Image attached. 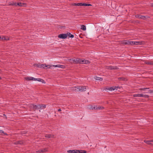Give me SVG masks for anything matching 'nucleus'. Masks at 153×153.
I'll use <instances>...</instances> for the list:
<instances>
[{
  "mask_svg": "<svg viewBox=\"0 0 153 153\" xmlns=\"http://www.w3.org/2000/svg\"><path fill=\"white\" fill-rule=\"evenodd\" d=\"M88 88V87L85 86H77L72 87V89L73 90L76 91H85Z\"/></svg>",
  "mask_w": 153,
  "mask_h": 153,
  "instance_id": "obj_1",
  "label": "nucleus"
},
{
  "mask_svg": "<svg viewBox=\"0 0 153 153\" xmlns=\"http://www.w3.org/2000/svg\"><path fill=\"white\" fill-rule=\"evenodd\" d=\"M126 45H141L142 44V42L140 41H132L126 40Z\"/></svg>",
  "mask_w": 153,
  "mask_h": 153,
  "instance_id": "obj_2",
  "label": "nucleus"
},
{
  "mask_svg": "<svg viewBox=\"0 0 153 153\" xmlns=\"http://www.w3.org/2000/svg\"><path fill=\"white\" fill-rule=\"evenodd\" d=\"M39 104L35 105L33 104H30L29 105L30 108L32 110L39 109Z\"/></svg>",
  "mask_w": 153,
  "mask_h": 153,
  "instance_id": "obj_3",
  "label": "nucleus"
},
{
  "mask_svg": "<svg viewBox=\"0 0 153 153\" xmlns=\"http://www.w3.org/2000/svg\"><path fill=\"white\" fill-rule=\"evenodd\" d=\"M73 5L74 6H91V4L86 3H74L73 4Z\"/></svg>",
  "mask_w": 153,
  "mask_h": 153,
  "instance_id": "obj_4",
  "label": "nucleus"
},
{
  "mask_svg": "<svg viewBox=\"0 0 153 153\" xmlns=\"http://www.w3.org/2000/svg\"><path fill=\"white\" fill-rule=\"evenodd\" d=\"M70 60H72V61L73 62L75 63L81 64L82 59L76 58V59H71Z\"/></svg>",
  "mask_w": 153,
  "mask_h": 153,
  "instance_id": "obj_5",
  "label": "nucleus"
},
{
  "mask_svg": "<svg viewBox=\"0 0 153 153\" xmlns=\"http://www.w3.org/2000/svg\"><path fill=\"white\" fill-rule=\"evenodd\" d=\"M67 33L65 34H61L59 35L58 37L60 38H62V39H65L67 38Z\"/></svg>",
  "mask_w": 153,
  "mask_h": 153,
  "instance_id": "obj_6",
  "label": "nucleus"
},
{
  "mask_svg": "<svg viewBox=\"0 0 153 153\" xmlns=\"http://www.w3.org/2000/svg\"><path fill=\"white\" fill-rule=\"evenodd\" d=\"M106 69L109 70H115L118 69L116 66H107L106 67Z\"/></svg>",
  "mask_w": 153,
  "mask_h": 153,
  "instance_id": "obj_7",
  "label": "nucleus"
},
{
  "mask_svg": "<svg viewBox=\"0 0 153 153\" xmlns=\"http://www.w3.org/2000/svg\"><path fill=\"white\" fill-rule=\"evenodd\" d=\"M0 39L2 41H7L9 40V38L7 36H0Z\"/></svg>",
  "mask_w": 153,
  "mask_h": 153,
  "instance_id": "obj_8",
  "label": "nucleus"
},
{
  "mask_svg": "<svg viewBox=\"0 0 153 153\" xmlns=\"http://www.w3.org/2000/svg\"><path fill=\"white\" fill-rule=\"evenodd\" d=\"M18 6L20 7H25L26 6V4L25 3L18 2L16 4V6Z\"/></svg>",
  "mask_w": 153,
  "mask_h": 153,
  "instance_id": "obj_9",
  "label": "nucleus"
},
{
  "mask_svg": "<svg viewBox=\"0 0 153 153\" xmlns=\"http://www.w3.org/2000/svg\"><path fill=\"white\" fill-rule=\"evenodd\" d=\"M45 137H48V138H53L54 135L52 134H47L45 135Z\"/></svg>",
  "mask_w": 153,
  "mask_h": 153,
  "instance_id": "obj_10",
  "label": "nucleus"
},
{
  "mask_svg": "<svg viewBox=\"0 0 153 153\" xmlns=\"http://www.w3.org/2000/svg\"><path fill=\"white\" fill-rule=\"evenodd\" d=\"M118 88L117 87L115 86H113V87H111L107 89L109 91H112L114 90L115 89L117 90V89H116V88Z\"/></svg>",
  "mask_w": 153,
  "mask_h": 153,
  "instance_id": "obj_11",
  "label": "nucleus"
},
{
  "mask_svg": "<svg viewBox=\"0 0 153 153\" xmlns=\"http://www.w3.org/2000/svg\"><path fill=\"white\" fill-rule=\"evenodd\" d=\"M143 94H138L133 95V97H142Z\"/></svg>",
  "mask_w": 153,
  "mask_h": 153,
  "instance_id": "obj_12",
  "label": "nucleus"
},
{
  "mask_svg": "<svg viewBox=\"0 0 153 153\" xmlns=\"http://www.w3.org/2000/svg\"><path fill=\"white\" fill-rule=\"evenodd\" d=\"M144 142L148 144H151L153 145V140L149 141L145 140Z\"/></svg>",
  "mask_w": 153,
  "mask_h": 153,
  "instance_id": "obj_13",
  "label": "nucleus"
},
{
  "mask_svg": "<svg viewBox=\"0 0 153 153\" xmlns=\"http://www.w3.org/2000/svg\"><path fill=\"white\" fill-rule=\"evenodd\" d=\"M33 81H37L42 82H43L44 81L42 79L40 78H34V79H33Z\"/></svg>",
  "mask_w": 153,
  "mask_h": 153,
  "instance_id": "obj_14",
  "label": "nucleus"
},
{
  "mask_svg": "<svg viewBox=\"0 0 153 153\" xmlns=\"http://www.w3.org/2000/svg\"><path fill=\"white\" fill-rule=\"evenodd\" d=\"M90 63V62L87 60L82 59L81 64H88Z\"/></svg>",
  "mask_w": 153,
  "mask_h": 153,
  "instance_id": "obj_15",
  "label": "nucleus"
},
{
  "mask_svg": "<svg viewBox=\"0 0 153 153\" xmlns=\"http://www.w3.org/2000/svg\"><path fill=\"white\" fill-rule=\"evenodd\" d=\"M77 153H86V151L83 150H77Z\"/></svg>",
  "mask_w": 153,
  "mask_h": 153,
  "instance_id": "obj_16",
  "label": "nucleus"
},
{
  "mask_svg": "<svg viewBox=\"0 0 153 153\" xmlns=\"http://www.w3.org/2000/svg\"><path fill=\"white\" fill-rule=\"evenodd\" d=\"M39 109H43L46 108V105H40L39 104Z\"/></svg>",
  "mask_w": 153,
  "mask_h": 153,
  "instance_id": "obj_17",
  "label": "nucleus"
},
{
  "mask_svg": "<svg viewBox=\"0 0 153 153\" xmlns=\"http://www.w3.org/2000/svg\"><path fill=\"white\" fill-rule=\"evenodd\" d=\"M17 3L14 2H10L9 4L10 6H16Z\"/></svg>",
  "mask_w": 153,
  "mask_h": 153,
  "instance_id": "obj_18",
  "label": "nucleus"
},
{
  "mask_svg": "<svg viewBox=\"0 0 153 153\" xmlns=\"http://www.w3.org/2000/svg\"><path fill=\"white\" fill-rule=\"evenodd\" d=\"M146 64L152 65H153V62L149 61H146L145 62Z\"/></svg>",
  "mask_w": 153,
  "mask_h": 153,
  "instance_id": "obj_19",
  "label": "nucleus"
},
{
  "mask_svg": "<svg viewBox=\"0 0 153 153\" xmlns=\"http://www.w3.org/2000/svg\"><path fill=\"white\" fill-rule=\"evenodd\" d=\"M26 80H33V79H34V78L32 77H26L25 78Z\"/></svg>",
  "mask_w": 153,
  "mask_h": 153,
  "instance_id": "obj_20",
  "label": "nucleus"
},
{
  "mask_svg": "<svg viewBox=\"0 0 153 153\" xmlns=\"http://www.w3.org/2000/svg\"><path fill=\"white\" fill-rule=\"evenodd\" d=\"M95 107H96V109H102L104 108V107H102L100 106H97V105H95Z\"/></svg>",
  "mask_w": 153,
  "mask_h": 153,
  "instance_id": "obj_21",
  "label": "nucleus"
},
{
  "mask_svg": "<svg viewBox=\"0 0 153 153\" xmlns=\"http://www.w3.org/2000/svg\"><path fill=\"white\" fill-rule=\"evenodd\" d=\"M37 67L39 68H45V65L43 64H38L37 65Z\"/></svg>",
  "mask_w": 153,
  "mask_h": 153,
  "instance_id": "obj_22",
  "label": "nucleus"
},
{
  "mask_svg": "<svg viewBox=\"0 0 153 153\" xmlns=\"http://www.w3.org/2000/svg\"><path fill=\"white\" fill-rule=\"evenodd\" d=\"M94 79L97 80L102 81L103 80L102 78L97 76L95 77Z\"/></svg>",
  "mask_w": 153,
  "mask_h": 153,
  "instance_id": "obj_23",
  "label": "nucleus"
},
{
  "mask_svg": "<svg viewBox=\"0 0 153 153\" xmlns=\"http://www.w3.org/2000/svg\"><path fill=\"white\" fill-rule=\"evenodd\" d=\"M67 36H68L69 37L73 38L74 37V35L71 34L70 33H67Z\"/></svg>",
  "mask_w": 153,
  "mask_h": 153,
  "instance_id": "obj_24",
  "label": "nucleus"
},
{
  "mask_svg": "<svg viewBox=\"0 0 153 153\" xmlns=\"http://www.w3.org/2000/svg\"><path fill=\"white\" fill-rule=\"evenodd\" d=\"M81 29L83 30H86V28L85 26L84 25H82L81 26Z\"/></svg>",
  "mask_w": 153,
  "mask_h": 153,
  "instance_id": "obj_25",
  "label": "nucleus"
},
{
  "mask_svg": "<svg viewBox=\"0 0 153 153\" xmlns=\"http://www.w3.org/2000/svg\"><path fill=\"white\" fill-rule=\"evenodd\" d=\"M138 17L140 19H145V17L143 16H138Z\"/></svg>",
  "mask_w": 153,
  "mask_h": 153,
  "instance_id": "obj_26",
  "label": "nucleus"
},
{
  "mask_svg": "<svg viewBox=\"0 0 153 153\" xmlns=\"http://www.w3.org/2000/svg\"><path fill=\"white\" fill-rule=\"evenodd\" d=\"M42 151V153L45 152L47 151V149L46 148H44L43 149H41Z\"/></svg>",
  "mask_w": 153,
  "mask_h": 153,
  "instance_id": "obj_27",
  "label": "nucleus"
},
{
  "mask_svg": "<svg viewBox=\"0 0 153 153\" xmlns=\"http://www.w3.org/2000/svg\"><path fill=\"white\" fill-rule=\"evenodd\" d=\"M149 97V96L148 95H144L143 94V96H142V97H144L145 98H148Z\"/></svg>",
  "mask_w": 153,
  "mask_h": 153,
  "instance_id": "obj_28",
  "label": "nucleus"
},
{
  "mask_svg": "<svg viewBox=\"0 0 153 153\" xmlns=\"http://www.w3.org/2000/svg\"><path fill=\"white\" fill-rule=\"evenodd\" d=\"M126 40H124L122 42V44H123L126 45Z\"/></svg>",
  "mask_w": 153,
  "mask_h": 153,
  "instance_id": "obj_29",
  "label": "nucleus"
},
{
  "mask_svg": "<svg viewBox=\"0 0 153 153\" xmlns=\"http://www.w3.org/2000/svg\"><path fill=\"white\" fill-rule=\"evenodd\" d=\"M59 68H65V66L63 65H59Z\"/></svg>",
  "mask_w": 153,
  "mask_h": 153,
  "instance_id": "obj_30",
  "label": "nucleus"
},
{
  "mask_svg": "<svg viewBox=\"0 0 153 153\" xmlns=\"http://www.w3.org/2000/svg\"><path fill=\"white\" fill-rule=\"evenodd\" d=\"M77 150H72V153H77Z\"/></svg>",
  "mask_w": 153,
  "mask_h": 153,
  "instance_id": "obj_31",
  "label": "nucleus"
},
{
  "mask_svg": "<svg viewBox=\"0 0 153 153\" xmlns=\"http://www.w3.org/2000/svg\"><path fill=\"white\" fill-rule=\"evenodd\" d=\"M50 67H51V66L50 65H45V68L46 67H47L48 68H50Z\"/></svg>",
  "mask_w": 153,
  "mask_h": 153,
  "instance_id": "obj_32",
  "label": "nucleus"
},
{
  "mask_svg": "<svg viewBox=\"0 0 153 153\" xmlns=\"http://www.w3.org/2000/svg\"><path fill=\"white\" fill-rule=\"evenodd\" d=\"M54 67H58L59 68V65H53L52 66Z\"/></svg>",
  "mask_w": 153,
  "mask_h": 153,
  "instance_id": "obj_33",
  "label": "nucleus"
},
{
  "mask_svg": "<svg viewBox=\"0 0 153 153\" xmlns=\"http://www.w3.org/2000/svg\"><path fill=\"white\" fill-rule=\"evenodd\" d=\"M0 133L2 134L3 133L4 134H7L5 133L4 131H3L2 130H0Z\"/></svg>",
  "mask_w": 153,
  "mask_h": 153,
  "instance_id": "obj_34",
  "label": "nucleus"
},
{
  "mask_svg": "<svg viewBox=\"0 0 153 153\" xmlns=\"http://www.w3.org/2000/svg\"><path fill=\"white\" fill-rule=\"evenodd\" d=\"M149 89V88H140V90H143V91H145L146 89Z\"/></svg>",
  "mask_w": 153,
  "mask_h": 153,
  "instance_id": "obj_35",
  "label": "nucleus"
},
{
  "mask_svg": "<svg viewBox=\"0 0 153 153\" xmlns=\"http://www.w3.org/2000/svg\"><path fill=\"white\" fill-rule=\"evenodd\" d=\"M22 143V142L21 141H18L16 142V144H21Z\"/></svg>",
  "mask_w": 153,
  "mask_h": 153,
  "instance_id": "obj_36",
  "label": "nucleus"
},
{
  "mask_svg": "<svg viewBox=\"0 0 153 153\" xmlns=\"http://www.w3.org/2000/svg\"><path fill=\"white\" fill-rule=\"evenodd\" d=\"M36 152L37 153H42V149L39 150L38 151H36Z\"/></svg>",
  "mask_w": 153,
  "mask_h": 153,
  "instance_id": "obj_37",
  "label": "nucleus"
},
{
  "mask_svg": "<svg viewBox=\"0 0 153 153\" xmlns=\"http://www.w3.org/2000/svg\"><path fill=\"white\" fill-rule=\"evenodd\" d=\"M67 152L68 153H71L72 152V150H69L67 151Z\"/></svg>",
  "mask_w": 153,
  "mask_h": 153,
  "instance_id": "obj_38",
  "label": "nucleus"
},
{
  "mask_svg": "<svg viewBox=\"0 0 153 153\" xmlns=\"http://www.w3.org/2000/svg\"><path fill=\"white\" fill-rule=\"evenodd\" d=\"M26 133V132L25 131H22V134H25Z\"/></svg>",
  "mask_w": 153,
  "mask_h": 153,
  "instance_id": "obj_39",
  "label": "nucleus"
},
{
  "mask_svg": "<svg viewBox=\"0 0 153 153\" xmlns=\"http://www.w3.org/2000/svg\"><path fill=\"white\" fill-rule=\"evenodd\" d=\"M149 93H153V91H152L151 90H149Z\"/></svg>",
  "mask_w": 153,
  "mask_h": 153,
  "instance_id": "obj_40",
  "label": "nucleus"
},
{
  "mask_svg": "<svg viewBox=\"0 0 153 153\" xmlns=\"http://www.w3.org/2000/svg\"><path fill=\"white\" fill-rule=\"evenodd\" d=\"M58 111H61V109H58Z\"/></svg>",
  "mask_w": 153,
  "mask_h": 153,
  "instance_id": "obj_41",
  "label": "nucleus"
},
{
  "mask_svg": "<svg viewBox=\"0 0 153 153\" xmlns=\"http://www.w3.org/2000/svg\"><path fill=\"white\" fill-rule=\"evenodd\" d=\"M94 109H96V107H95V106H94Z\"/></svg>",
  "mask_w": 153,
  "mask_h": 153,
  "instance_id": "obj_42",
  "label": "nucleus"
},
{
  "mask_svg": "<svg viewBox=\"0 0 153 153\" xmlns=\"http://www.w3.org/2000/svg\"><path fill=\"white\" fill-rule=\"evenodd\" d=\"M152 7H153V4H152Z\"/></svg>",
  "mask_w": 153,
  "mask_h": 153,
  "instance_id": "obj_43",
  "label": "nucleus"
},
{
  "mask_svg": "<svg viewBox=\"0 0 153 153\" xmlns=\"http://www.w3.org/2000/svg\"><path fill=\"white\" fill-rule=\"evenodd\" d=\"M1 79V78L0 77V79Z\"/></svg>",
  "mask_w": 153,
  "mask_h": 153,
  "instance_id": "obj_44",
  "label": "nucleus"
}]
</instances>
